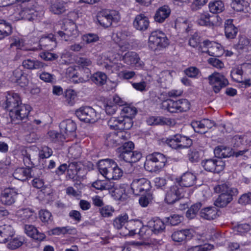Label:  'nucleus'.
<instances>
[{
	"label": "nucleus",
	"instance_id": "f257e3e1",
	"mask_svg": "<svg viewBox=\"0 0 251 251\" xmlns=\"http://www.w3.org/2000/svg\"><path fill=\"white\" fill-rule=\"evenodd\" d=\"M100 173L107 180H117L123 176V172L113 160L105 159L101 160L98 163Z\"/></svg>",
	"mask_w": 251,
	"mask_h": 251
},
{
	"label": "nucleus",
	"instance_id": "f03ea898",
	"mask_svg": "<svg viewBox=\"0 0 251 251\" xmlns=\"http://www.w3.org/2000/svg\"><path fill=\"white\" fill-rule=\"evenodd\" d=\"M214 190L215 193L220 194L215 201V205L220 207L226 206L232 200V196L238 193L237 189L229 187L226 184L215 186Z\"/></svg>",
	"mask_w": 251,
	"mask_h": 251
},
{
	"label": "nucleus",
	"instance_id": "7ed1b4c3",
	"mask_svg": "<svg viewBox=\"0 0 251 251\" xmlns=\"http://www.w3.org/2000/svg\"><path fill=\"white\" fill-rule=\"evenodd\" d=\"M190 102L185 99H181L176 100L167 99L162 102L161 108L167 110L170 113H182L186 112L190 108Z\"/></svg>",
	"mask_w": 251,
	"mask_h": 251
},
{
	"label": "nucleus",
	"instance_id": "20e7f679",
	"mask_svg": "<svg viewBox=\"0 0 251 251\" xmlns=\"http://www.w3.org/2000/svg\"><path fill=\"white\" fill-rule=\"evenodd\" d=\"M165 228L164 223L161 219L155 218L149 221L147 226H143L139 230V234L143 238H147L152 233L158 234L162 233Z\"/></svg>",
	"mask_w": 251,
	"mask_h": 251
},
{
	"label": "nucleus",
	"instance_id": "39448f33",
	"mask_svg": "<svg viewBox=\"0 0 251 251\" xmlns=\"http://www.w3.org/2000/svg\"><path fill=\"white\" fill-rule=\"evenodd\" d=\"M166 162L167 158L163 154L153 152L147 156L144 166L148 171L155 172L164 167Z\"/></svg>",
	"mask_w": 251,
	"mask_h": 251
},
{
	"label": "nucleus",
	"instance_id": "423d86ee",
	"mask_svg": "<svg viewBox=\"0 0 251 251\" xmlns=\"http://www.w3.org/2000/svg\"><path fill=\"white\" fill-rule=\"evenodd\" d=\"M169 40L164 33L160 30L152 31L149 38V47L152 50L166 47Z\"/></svg>",
	"mask_w": 251,
	"mask_h": 251
},
{
	"label": "nucleus",
	"instance_id": "0eeeda50",
	"mask_svg": "<svg viewBox=\"0 0 251 251\" xmlns=\"http://www.w3.org/2000/svg\"><path fill=\"white\" fill-rule=\"evenodd\" d=\"M75 115L81 121L93 123L98 119L96 110L89 106L81 107L75 111Z\"/></svg>",
	"mask_w": 251,
	"mask_h": 251
},
{
	"label": "nucleus",
	"instance_id": "6e6552de",
	"mask_svg": "<svg viewBox=\"0 0 251 251\" xmlns=\"http://www.w3.org/2000/svg\"><path fill=\"white\" fill-rule=\"evenodd\" d=\"M62 30L58 31L57 34L65 41L72 40L79 34L76 25L71 22L65 23Z\"/></svg>",
	"mask_w": 251,
	"mask_h": 251
},
{
	"label": "nucleus",
	"instance_id": "1a4fd4ad",
	"mask_svg": "<svg viewBox=\"0 0 251 251\" xmlns=\"http://www.w3.org/2000/svg\"><path fill=\"white\" fill-rule=\"evenodd\" d=\"M184 188L176 182L167 191L165 201L168 204H173L183 196Z\"/></svg>",
	"mask_w": 251,
	"mask_h": 251
},
{
	"label": "nucleus",
	"instance_id": "9d476101",
	"mask_svg": "<svg viewBox=\"0 0 251 251\" xmlns=\"http://www.w3.org/2000/svg\"><path fill=\"white\" fill-rule=\"evenodd\" d=\"M208 80L209 84L216 93L228 84L227 79L223 75L217 72H214L209 75Z\"/></svg>",
	"mask_w": 251,
	"mask_h": 251
},
{
	"label": "nucleus",
	"instance_id": "9b49d317",
	"mask_svg": "<svg viewBox=\"0 0 251 251\" xmlns=\"http://www.w3.org/2000/svg\"><path fill=\"white\" fill-rule=\"evenodd\" d=\"M107 124L110 128L114 130H128L133 126V121L129 118L123 117H112L108 121Z\"/></svg>",
	"mask_w": 251,
	"mask_h": 251
},
{
	"label": "nucleus",
	"instance_id": "f8f14e48",
	"mask_svg": "<svg viewBox=\"0 0 251 251\" xmlns=\"http://www.w3.org/2000/svg\"><path fill=\"white\" fill-rule=\"evenodd\" d=\"M201 166L204 169L210 172L219 173L225 166V162L221 159H208L202 160Z\"/></svg>",
	"mask_w": 251,
	"mask_h": 251
},
{
	"label": "nucleus",
	"instance_id": "ddd939ff",
	"mask_svg": "<svg viewBox=\"0 0 251 251\" xmlns=\"http://www.w3.org/2000/svg\"><path fill=\"white\" fill-rule=\"evenodd\" d=\"M30 110L31 107L29 105L20 104L10 113L12 122L15 124H18L20 121L26 119Z\"/></svg>",
	"mask_w": 251,
	"mask_h": 251
},
{
	"label": "nucleus",
	"instance_id": "4468645a",
	"mask_svg": "<svg viewBox=\"0 0 251 251\" xmlns=\"http://www.w3.org/2000/svg\"><path fill=\"white\" fill-rule=\"evenodd\" d=\"M151 188L150 181L145 178L135 179L131 184V189L135 195L145 193L149 191Z\"/></svg>",
	"mask_w": 251,
	"mask_h": 251
},
{
	"label": "nucleus",
	"instance_id": "2eb2a0df",
	"mask_svg": "<svg viewBox=\"0 0 251 251\" xmlns=\"http://www.w3.org/2000/svg\"><path fill=\"white\" fill-rule=\"evenodd\" d=\"M18 20L24 19L28 21L33 20L37 16L36 10L30 3H23L19 5Z\"/></svg>",
	"mask_w": 251,
	"mask_h": 251
},
{
	"label": "nucleus",
	"instance_id": "dca6fc26",
	"mask_svg": "<svg viewBox=\"0 0 251 251\" xmlns=\"http://www.w3.org/2000/svg\"><path fill=\"white\" fill-rule=\"evenodd\" d=\"M203 45L207 50L202 49V51L208 53L210 56L220 57L223 53V49L222 45L218 43L205 40L203 42Z\"/></svg>",
	"mask_w": 251,
	"mask_h": 251
},
{
	"label": "nucleus",
	"instance_id": "f3484780",
	"mask_svg": "<svg viewBox=\"0 0 251 251\" xmlns=\"http://www.w3.org/2000/svg\"><path fill=\"white\" fill-rule=\"evenodd\" d=\"M17 195L15 188H6L1 192L0 201L3 204L10 205L15 202Z\"/></svg>",
	"mask_w": 251,
	"mask_h": 251
},
{
	"label": "nucleus",
	"instance_id": "a211bd4d",
	"mask_svg": "<svg viewBox=\"0 0 251 251\" xmlns=\"http://www.w3.org/2000/svg\"><path fill=\"white\" fill-rule=\"evenodd\" d=\"M9 80L12 83H17L22 87H25L28 84L27 76L19 68L15 69L12 74H10Z\"/></svg>",
	"mask_w": 251,
	"mask_h": 251
},
{
	"label": "nucleus",
	"instance_id": "6ab92c4d",
	"mask_svg": "<svg viewBox=\"0 0 251 251\" xmlns=\"http://www.w3.org/2000/svg\"><path fill=\"white\" fill-rule=\"evenodd\" d=\"M119 20V13L114 11H110L108 13H104L98 18L100 24L105 27L110 26L112 22H118Z\"/></svg>",
	"mask_w": 251,
	"mask_h": 251
},
{
	"label": "nucleus",
	"instance_id": "aec40b11",
	"mask_svg": "<svg viewBox=\"0 0 251 251\" xmlns=\"http://www.w3.org/2000/svg\"><path fill=\"white\" fill-rule=\"evenodd\" d=\"M16 216L23 223H32L36 219V213L29 208L18 210L16 213Z\"/></svg>",
	"mask_w": 251,
	"mask_h": 251
},
{
	"label": "nucleus",
	"instance_id": "412c9836",
	"mask_svg": "<svg viewBox=\"0 0 251 251\" xmlns=\"http://www.w3.org/2000/svg\"><path fill=\"white\" fill-rule=\"evenodd\" d=\"M123 60L126 64L135 67H141L144 64L138 54L133 51L126 53L123 57Z\"/></svg>",
	"mask_w": 251,
	"mask_h": 251
},
{
	"label": "nucleus",
	"instance_id": "4be33fe9",
	"mask_svg": "<svg viewBox=\"0 0 251 251\" xmlns=\"http://www.w3.org/2000/svg\"><path fill=\"white\" fill-rule=\"evenodd\" d=\"M5 108L11 112L14 109L20 106L21 100L19 95L13 92H8L6 96Z\"/></svg>",
	"mask_w": 251,
	"mask_h": 251
},
{
	"label": "nucleus",
	"instance_id": "5701e85b",
	"mask_svg": "<svg viewBox=\"0 0 251 251\" xmlns=\"http://www.w3.org/2000/svg\"><path fill=\"white\" fill-rule=\"evenodd\" d=\"M134 27L138 30L144 31L150 25L149 18L144 14H140L136 16L133 22Z\"/></svg>",
	"mask_w": 251,
	"mask_h": 251
},
{
	"label": "nucleus",
	"instance_id": "b1692460",
	"mask_svg": "<svg viewBox=\"0 0 251 251\" xmlns=\"http://www.w3.org/2000/svg\"><path fill=\"white\" fill-rule=\"evenodd\" d=\"M193 235L192 230L189 229H182L174 231L172 234V240L176 242H182L189 239Z\"/></svg>",
	"mask_w": 251,
	"mask_h": 251
},
{
	"label": "nucleus",
	"instance_id": "393cba45",
	"mask_svg": "<svg viewBox=\"0 0 251 251\" xmlns=\"http://www.w3.org/2000/svg\"><path fill=\"white\" fill-rule=\"evenodd\" d=\"M60 131L66 134V136L73 135L74 136L76 129V126L73 121L67 119L62 121L59 125Z\"/></svg>",
	"mask_w": 251,
	"mask_h": 251
},
{
	"label": "nucleus",
	"instance_id": "a878e982",
	"mask_svg": "<svg viewBox=\"0 0 251 251\" xmlns=\"http://www.w3.org/2000/svg\"><path fill=\"white\" fill-rule=\"evenodd\" d=\"M14 234V228L11 225H4L0 226V243H5L8 241Z\"/></svg>",
	"mask_w": 251,
	"mask_h": 251
},
{
	"label": "nucleus",
	"instance_id": "bb28decb",
	"mask_svg": "<svg viewBox=\"0 0 251 251\" xmlns=\"http://www.w3.org/2000/svg\"><path fill=\"white\" fill-rule=\"evenodd\" d=\"M76 63L80 69L83 70L86 73L84 78L86 81L91 77L90 67L92 66V62L89 58L86 57H79L76 60Z\"/></svg>",
	"mask_w": 251,
	"mask_h": 251
},
{
	"label": "nucleus",
	"instance_id": "cd10ccee",
	"mask_svg": "<svg viewBox=\"0 0 251 251\" xmlns=\"http://www.w3.org/2000/svg\"><path fill=\"white\" fill-rule=\"evenodd\" d=\"M196 180V176L190 172L184 173L180 179H177L176 183H179L180 187H188L193 186Z\"/></svg>",
	"mask_w": 251,
	"mask_h": 251
},
{
	"label": "nucleus",
	"instance_id": "c85d7f7f",
	"mask_svg": "<svg viewBox=\"0 0 251 251\" xmlns=\"http://www.w3.org/2000/svg\"><path fill=\"white\" fill-rule=\"evenodd\" d=\"M40 49L43 48L51 50L56 46V42L54 35L50 34L42 37L39 40Z\"/></svg>",
	"mask_w": 251,
	"mask_h": 251
},
{
	"label": "nucleus",
	"instance_id": "c756f323",
	"mask_svg": "<svg viewBox=\"0 0 251 251\" xmlns=\"http://www.w3.org/2000/svg\"><path fill=\"white\" fill-rule=\"evenodd\" d=\"M25 233L29 237L33 239L38 241H42L46 237L45 235L42 232H39L35 227L30 225H25Z\"/></svg>",
	"mask_w": 251,
	"mask_h": 251
},
{
	"label": "nucleus",
	"instance_id": "7c9ffc66",
	"mask_svg": "<svg viewBox=\"0 0 251 251\" xmlns=\"http://www.w3.org/2000/svg\"><path fill=\"white\" fill-rule=\"evenodd\" d=\"M121 159L129 163H135L139 161L142 157V154L138 151H129L127 153L121 152L119 155Z\"/></svg>",
	"mask_w": 251,
	"mask_h": 251
},
{
	"label": "nucleus",
	"instance_id": "2f4dec72",
	"mask_svg": "<svg viewBox=\"0 0 251 251\" xmlns=\"http://www.w3.org/2000/svg\"><path fill=\"white\" fill-rule=\"evenodd\" d=\"M66 77L75 83H83L86 80L82 77H78V73L74 66L68 67L65 72Z\"/></svg>",
	"mask_w": 251,
	"mask_h": 251
},
{
	"label": "nucleus",
	"instance_id": "473e14b6",
	"mask_svg": "<svg viewBox=\"0 0 251 251\" xmlns=\"http://www.w3.org/2000/svg\"><path fill=\"white\" fill-rule=\"evenodd\" d=\"M171 13V9L168 6L164 5L156 11L154 16V20L159 23L164 22Z\"/></svg>",
	"mask_w": 251,
	"mask_h": 251
},
{
	"label": "nucleus",
	"instance_id": "72a5a7b5",
	"mask_svg": "<svg viewBox=\"0 0 251 251\" xmlns=\"http://www.w3.org/2000/svg\"><path fill=\"white\" fill-rule=\"evenodd\" d=\"M118 38L117 42L120 50L122 51H126L129 48V44L127 41V32L126 31H119L116 34Z\"/></svg>",
	"mask_w": 251,
	"mask_h": 251
},
{
	"label": "nucleus",
	"instance_id": "f704fd0d",
	"mask_svg": "<svg viewBox=\"0 0 251 251\" xmlns=\"http://www.w3.org/2000/svg\"><path fill=\"white\" fill-rule=\"evenodd\" d=\"M214 154L217 157V159L226 158L233 155L232 149L225 146H219L216 147L214 151Z\"/></svg>",
	"mask_w": 251,
	"mask_h": 251
},
{
	"label": "nucleus",
	"instance_id": "c9c22d12",
	"mask_svg": "<svg viewBox=\"0 0 251 251\" xmlns=\"http://www.w3.org/2000/svg\"><path fill=\"white\" fill-rule=\"evenodd\" d=\"M13 176L18 180H25L28 177H31L30 168H18L14 171Z\"/></svg>",
	"mask_w": 251,
	"mask_h": 251
},
{
	"label": "nucleus",
	"instance_id": "e433bc0d",
	"mask_svg": "<svg viewBox=\"0 0 251 251\" xmlns=\"http://www.w3.org/2000/svg\"><path fill=\"white\" fill-rule=\"evenodd\" d=\"M18 151L22 156L24 163L25 166L30 168L33 165L31 158V153L33 151L31 150H27L24 147H21L19 148Z\"/></svg>",
	"mask_w": 251,
	"mask_h": 251
},
{
	"label": "nucleus",
	"instance_id": "4c0bfd02",
	"mask_svg": "<svg viewBox=\"0 0 251 251\" xmlns=\"http://www.w3.org/2000/svg\"><path fill=\"white\" fill-rule=\"evenodd\" d=\"M238 30L232 24V20H226L225 24V32L226 38L233 39L236 36Z\"/></svg>",
	"mask_w": 251,
	"mask_h": 251
},
{
	"label": "nucleus",
	"instance_id": "58836bf2",
	"mask_svg": "<svg viewBox=\"0 0 251 251\" xmlns=\"http://www.w3.org/2000/svg\"><path fill=\"white\" fill-rule=\"evenodd\" d=\"M103 69H105L107 73H117L123 71L125 66L121 63H114L110 62L109 63L104 62L101 64Z\"/></svg>",
	"mask_w": 251,
	"mask_h": 251
},
{
	"label": "nucleus",
	"instance_id": "ea45409f",
	"mask_svg": "<svg viewBox=\"0 0 251 251\" xmlns=\"http://www.w3.org/2000/svg\"><path fill=\"white\" fill-rule=\"evenodd\" d=\"M81 164L78 162H72L68 165L67 176L70 179L76 180L77 174L81 169Z\"/></svg>",
	"mask_w": 251,
	"mask_h": 251
},
{
	"label": "nucleus",
	"instance_id": "a19ab883",
	"mask_svg": "<svg viewBox=\"0 0 251 251\" xmlns=\"http://www.w3.org/2000/svg\"><path fill=\"white\" fill-rule=\"evenodd\" d=\"M92 186L97 190L100 191L110 190L114 187V183L110 181L98 179L92 184Z\"/></svg>",
	"mask_w": 251,
	"mask_h": 251
},
{
	"label": "nucleus",
	"instance_id": "79ce46f5",
	"mask_svg": "<svg viewBox=\"0 0 251 251\" xmlns=\"http://www.w3.org/2000/svg\"><path fill=\"white\" fill-rule=\"evenodd\" d=\"M211 16L207 11L200 13L196 15V23L201 26H209L211 25Z\"/></svg>",
	"mask_w": 251,
	"mask_h": 251
},
{
	"label": "nucleus",
	"instance_id": "37998d69",
	"mask_svg": "<svg viewBox=\"0 0 251 251\" xmlns=\"http://www.w3.org/2000/svg\"><path fill=\"white\" fill-rule=\"evenodd\" d=\"M208 7L211 13L217 14L225 10V4L222 0H214L209 3Z\"/></svg>",
	"mask_w": 251,
	"mask_h": 251
},
{
	"label": "nucleus",
	"instance_id": "c03bdc74",
	"mask_svg": "<svg viewBox=\"0 0 251 251\" xmlns=\"http://www.w3.org/2000/svg\"><path fill=\"white\" fill-rule=\"evenodd\" d=\"M217 210L215 207H207L200 212V216L206 220H211L216 218Z\"/></svg>",
	"mask_w": 251,
	"mask_h": 251
},
{
	"label": "nucleus",
	"instance_id": "a18cd8bd",
	"mask_svg": "<svg viewBox=\"0 0 251 251\" xmlns=\"http://www.w3.org/2000/svg\"><path fill=\"white\" fill-rule=\"evenodd\" d=\"M12 33L11 25L3 20H0V40L9 36Z\"/></svg>",
	"mask_w": 251,
	"mask_h": 251
},
{
	"label": "nucleus",
	"instance_id": "49530a36",
	"mask_svg": "<svg viewBox=\"0 0 251 251\" xmlns=\"http://www.w3.org/2000/svg\"><path fill=\"white\" fill-rule=\"evenodd\" d=\"M117 132L113 131L106 134L105 136V144L109 147H114L119 145Z\"/></svg>",
	"mask_w": 251,
	"mask_h": 251
},
{
	"label": "nucleus",
	"instance_id": "de8ad7c7",
	"mask_svg": "<svg viewBox=\"0 0 251 251\" xmlns=\"http://www.w3.org/2000/svg\"><path fill=\"white\" fill-rule=\"evenodd\" d=\"M22 64L24 68L30 70L39 69L43 68L44 66V64L43 62L38 60L30 59L24 60Z\"/></svg>",
	"mask_w": 251,
	"mask_h": 251
},
{
	"label": "nucleus",
	"instance_id": "09e8293b",
	"mask_svg": "<svg viewBox=\"0 0 251 251\" xmlns=\"http://www.w3.org/2000/svg\"><path fill=\"white\" fill-rule=\"evenodd\" d=\"M8 241L9 242L7 245V248L8 249L14 250L23 245L25 242V239L24 237L22 236H19L14 238H11Z\"/></svg>",
	"mask_w": 251,
	"mask_h": 251
},
{
	"label": "nucleus",
	"instance_id": "8fccbe9b",
	"mask_svg": "<svg viewBox=\"0 0 251 251\" xmlns=\"http://www.w3.org/2000/svg\"><path fill=\"white\" fill-rule=\"evenodd\" d=\"M137 113L136 108L131 105H126L124 106L121 109V114L122 115L123 118H129L132 121V118Z\"/></svg>",
	"mask_w": 251,
	"mask_h": 251
},
{
	"label": "nucleus",
	"instance_id": "3c124183",
	"mask_svg": "<svg viewBox=\"0 0 251 251\" xmlns=\"http://www.w3.org/2000/svg\"><path fill=\"white\" fill-rule=\"evenodd\" d=\"M65 5L63 2L55 1L51 3L50 11L54 14H61L66 11Z\"/></svg>",
	"mask_w": 251,
	"mask_h": 251
},
{
	"label": "nucleus",
	"instance_id": "603ef678",
	"mask_svg": "<svg viewBox=\"0 0 251 251\" xmlns=\"http://www.w3.org/2000/svg\"><path fill=\"white\" fill-rule=\"evenodd\" d=\"M128 219V217L126 214L120 215L113 220V226L117 229H122L127 222Z\"/></svg>",
	"mask_w": 251,
	"mask_h": 251
},
{
	"label": "nucleus",
	"instance_id": "864d4df0",
	"mask_svg": "<svg viewBox=\"0 0 251 251\" xmlns=\"http://www.w3.org/2000/svg\"><path fill=\"white\" fill-rule=\"evenodd\" d=\"M92 80L96 84L100 86L103 85L106 81V75L101 72H97L91 77Z\"/></svg>",
	"mask_w": 251,
	"mask_h": 251
},
{
	"label": "nucleus",
	"instance_id": "5fc2aeb1",
	"mask_svg": "<svg viewBox=\"0 0 251 251\" xmlns=\"http://www.w3.org/2000/svg\"><path fill=\"white\" fill-rule=\"evenodd\" d=\"M39 218L44 224H49L53 221L51 213L47 210L42 209L39 213Z\"/></svg>",
	"mask_w": 251,
	"mask_h": 251
},
{
	"label": "nucleus",
	"instance_id": "6e6d98bb",
	"mask_svg": "<svg viewBox=\"0 0 251 251\" xmlns=\"http://www.w3.org/2000/svg\"><path fill=\"white\" fill-rule=\"evenodd\" d=\"M50 140L54 143H60L63 142L66 139V137L62 133L52 130L48 132Z\"/></svg>",
	"mask_w": 251,
	"mask_h": 251
},
{
	"label": "nucleus",
	"instance_id": "4d7b16f0",
	"mask_svg": "<svg viewBox=\"0 0 251 251\" xmlns=\"http://www.w3.org/2000/svg\"><path fill=\"white\" fill-rule=\"evenodd\" d=\"M81 40L86 44H91L98 41L99 37L96 34L89 33L82 35Z\"/></svg>",
	"mask_w": 251,
	"mask_h": 251
},
{
	"label": "nucleus",
	"instance_id": "13d9d810",
	"mask_svg": "<svg viewBox=\"0 0 251 251\" xmlns=\"http://www.w3.org/2000/svg\"><path fill=\"white\" fill-rule=\"evenodd\" d=\"M179 134L172 135L166 140V144L172 149H178V144L180 137Z\"/></svg>",
	"mask_w": 251,
	"mask_h": 251
},
{
	"label": "nucleus",
	"instance_id": "bf43d9fd",
	"mask_svg": "<svg viewBox=\"0 0 251 251\" xmlns=\"http://www.w3.org/2000/svg\"><path fill=\"white\" fill-rule=\"evenodd\" d=\"M243 71L241 67H237L231 71L230 75L233 80L239 82L243 81Z\"/></svg>",
	"mask_w": 251,
	"mask_h": 251
},
{
	"label": "nucleus",
	"instance_id": "052dcab7",
	"mask_svg": "<svg viewBox=\"0 0 251 251\" xmlns=\"http://www.w3.org/2000/svg\"><path fill=\"white\" fill-rule=\"evenodd\" d=\"M192 145V140L188 137L180 135L177 149L187 148Z\"/></svg>",
	"mask_w": 251,
	"mask_h": 251
},
{
	"label": "nucleus",
	"instance_id": "680f3d73",
	"mask_svg": "<svg viewBox=\"0 0 251 251\" xmlns=\"http://www.w3.org/2000/svg\"><path fill=\"white\" fill-rule=\"evenodd\" d=\"M201 207V204L200 202L195 203L187 211L186 216L188 218H194L196 214Z\"/></svg>",
	"mask_w": 251,
	"mask_h": 251
},
{
	"label": "nucleus",
	"instance_id": "e2e57ef3",
	"mask_svg": "<svg viewBox=\"0 0 251 251\" xmlns=\"http://www.w3.org/2000/svg\"><path fill=\"white\" fill-rule=\"evenodd\" d=\"M65 97L67 103L70 105H73L75 102L76 94L74 90L69 89L66 91Z\"/></svg>",
	"mask_w": 251,
	"mask_h": 251
},
{
	"label": "nucleus",
	"instance_id": "0e129e2a",
	"mask_svg": "<svg viewBox=\"0 0 251 251\" xmlns=\"http://www.w3.org/2000/svg\"><path fill=\"white\" fill-rule=\"evenodd\" d=\"M187 156L189 160L192 163L198 162L200 158V153L196 149H191L188 151Z\"/></svg>",
	"mask_w": 251,
	"mask_h": 251
},
{
	"label": "nucleus",
	"instance_id": "69168bd1",
	"mask_svg": "<svg viewBox=\"0 0 251 251\" xmlns=\"http://www.w3.org/2000/svg\"><path fill=\"white\" fill-rule=\"evenodd\" d=\"M82 149L78 145H75L71 147L69 149V153L72 155V157L76 159L81 155Z\"/></svg>",
	"mask_w": 251,
	"mask_h": 251
},
{
	"label": "nucleus",
	"instance_id": "338daca9",
	"mask_svg": "<svg viewBox=\"0 0 251 251\" xmlns=\"http://www.w3.org/2000/svg\"><path fill=\"white\" fill-rule=\"evenodd\" d=\"M39 77L42 80L46 82L52 83L56 81V76L54 75L46 72H43L40 74Z\"/></svg>",
	"mask_w": 251,
	"mask_h": 251
},
{
	"label": "nucleus",
	"instance_id": "774afa93",
	"mask_svg": "<svg viewBox=\"0 0 251 251\" xmlns=\"http://www.w3.org/2000/svg\"><path fill=\"white\" fill-rule=\"evenodd\" d=\"M213 246L211 244L196 246L189 248L187 251H208L213 249Z\"/></svg>",
	"mask_w": 251,
	"mask_h": 251
}]
</instances>
